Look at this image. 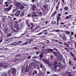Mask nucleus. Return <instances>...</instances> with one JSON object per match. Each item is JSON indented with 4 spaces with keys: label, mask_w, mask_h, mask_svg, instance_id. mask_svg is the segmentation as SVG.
I'll use <instances>...</instances> for the list:
<instances>
[{
    "label": "nucleus",
    "mask_w": 76,
    "mask_h": 76,
    "mask_svg": "<svg viewBox=\"0 0 76 76\" xmlns=\"http://www.w3.org/2000/svg\"><path fill=\"white\" fill-rule=\"evenodd\" d=\"M56 23V21H53L52 22L53 24H55Z\"/></svg>",
    "instance_id": "nucleus-62"
},
{
    "label": "nucleus",
    "mask_w": 76,
    "mask_h": 76,
    "mask_svg": "<svg viewBox=\"0 0 76 76\" xmlns=\"http://www.w3.org/2000/svg\"><path fill=\"white\" fill-rule=\"evenodd\" d=\"M32 61H33V62H34V63H37V64H38L39 63V62L34 59H33Z\"/></svg>",
    "instance_id": "nucleus-16"
},
{
    "label": "nucleus",
    "mask_w": 76,
    "mask_h": 76,
    "mask_svg": "<svg viewBox=\"0 0 76 76\" xmlns=\"http://www.w3.org/2000/svg\"><path fill=\"white\" fill-rule=\"evenodd\" d=\"M12 75H15V74H16V69L14 68H12Z\"/></svg>",
    "instance_id": "nucleus-2"
},
{
    "label": "nucleus",
    "mask_w": 76,
    "mask_h": 76,
    "mask_svg": "<svg viewBox=\"0 0 76 76\" xmlns=\"http://www.w3.org/2000/svg\"><path fill=\"white\" fill-rule=\"evenodd\" d=\"M56 13H57L56 11H55L52 14L51 16H54V15H55L56 14Z\"/></svg>",
    "instance_id": "nucleus-29"
},
{
    "label": "nucleus",
    "mask_w": 76,
    "mask_h": 76,
    "mask_svg": "<svg viewBox=\"0 0 76 76\" xmlns=\"http://www.w3.org/2000/svg\"><path fill=\"white\" fill-rule=\"evenodd\" d=\"M39 63L40 66V67L42 69H44V65L42 64V63Z\"/></svg>",
    "instance_id": "nucleus-8"
},
{
    "label": "nucleus",
    "mask_w": 76,
    "mask_h": 76,
    "mask_svg": "<svg viewBox=\"0 0 76 76\" xmlns=\"http://www.w3.org/2000/svg\"><path fill=\"white\" fill-rule=\"evenodd\" d=\"M71 17H72V15H69L68 16H66V19H70Z\"/></svg>",
    "instance_id": "nucleus-22"
},
{
    "label": "nucleus",
    "mask_w": 76,
    "mask_h": 76,
    "mask_svg": "<svg viewBox=\"0 0 76 76\" xmlns=\"http://www.w3.org/2000/svg\"><path fill=\"white\" fill-rule=\"evenodd\" d=\"M54 54L55 56H56L57 58L59 56V55H60L61 54L59 52H54Z\"/></svg>",
    "instance_id": "nucleus-1"
},
{
    "label": "nucleus",
    "mask_w": 76,
    "mask_h": 76,
    "mask_svg": "<svg viewBox=\"0 0 76 76\" xmlns=\"http://www.w3.org/2000/svg\"><path fill=\"white\" fill-rule=\"evenodd\" d=\"M18 10V8H16L14 10H13L12 13H14L15 11H16V10Z\"/></svg>",
    "instance_id": "nucleus-35"
},
{
    "label": "nucleus",
    "mask_w": 76,
    "mask_h": 76,
    "mask_svg": "<svg viewBox=\"0 0 76 76\" xmlns=\"http://www.w3.org/2000/svg\"><path fill=\"white\" fill-rule=\"evenodd\" d=\"M48 64V65L49 67H51V66H52V65L50 63H49Z\"/></svg>",
    "instance_id": "nucleus-45"
},
{
    "label": "nucleus",
    "mask_w": 76,
    "mask_h": 76,
    "mask_svg": "<svg viewBox=\"0 0 76 76\" xmlns=\"http://www.w3.org/2000/svg\"><path fill=\"white\" fill-rule=\"evenodd\" d=\"M10 39H6L5 40V42H7V43H8L9 41H10Z\"/></svg>",
    "instance_id": "nucleus-20"
},
{
    "label": "nucleus",
    "mask_w": 76,
    "mask_h": 76,
    "mask_svg": "<svg viewBox=\"0 0 76 76\" xmlns=\"http://www.w3.org/2000/svg\"><path fill=\"white\" fill-rule=\"evenodd\" d=\"M40 58L41 60H42V58L43 57V55L42 54H40L39 55Z\"/></svg>",
    "instance_id": "nucleus-31"
},
{
    "label": "nucleus",
    "mask_w": 76,
    "mask_h": 76,
    "mask_svg": "<svg viewBox=\"0 0 76 76\" xmlns=\"http://www.w3.org/2000/svg\"><path fill=\"white\" fill-rule=\"evenodd\" d=\"M44 7L45 9V10L46 9H48V8H47L48 7V6H47V5H44Z\"/></svg>",
    "instance_id": "nucleus-37"
},
{
    "label": "nucleus",
    "mask_w": 76,
    "mask_h": 76,
    "mask_svg": "<svg viewBox=\"0 0 76 76\" xmlns=\"http://www.w3.org/2000/svg\"><path fill=\"white\" fill-rule=\"evenodd\" d=\"M48 51H49V53H51L53 51V49H48Z\"/></svg>",
    "instance_id": "nucleus-36"
},
{
    "label": "nucleus",
    "mask_w": 76,
    "mask_h": 76,
    "mask_svg": "<svg viewBox=\"0 0 76 76\" xmlns=\"http://www.w3.org/2000/svg\"><path fill=\"white\" fill-rule=\"evenodd\" d=\"M17 42V43H19L20 44V43H22V41H20Z\"/></svg>",
    "instance_id": "nucleus-47"
},
{
    "label": "nucleus",
    "mask_w": 76,
    "mask_h": 76,
    "mask_svg": "<svg viewBox=\"0 0 76 76\" xmlns=\"http://www.w3.org/2000/svg\"><path fill=\"white\" fill-rule=\"evenodd\" d=\"M28 68L29 69H31V65L30 64H29L28 66Z\"/></svg>",
    "instance_id": "nucleus-58"
},
{
    "label": "nucleus",
    "mask_w": 76,
    "mask_h": 76,
    "mask_svg": "<svg viewBox=\"0 0 76 76\" xmlns=\"http://www.w3.org/2000/svg\"><path fill=\"white\" fill-rule=\"evenodd\" d=\"M62 15L61 14H58V17H59V16H61Z\"/></svg>",
    "instance_id": "nucleus-56"
},
{
    "label": "nucleus",
    "mask_w": 76,
    "mask_h": 76,
    "mask_svg": "<svg viewBox=\"0 0 76 76\" xmlns=\"http://www.w3.org/2000/svg\"><path fill=\"white\" fill-rule=\"evenodd\" d=\"M43 61H45V63H47V64H48L50 63V61L48 60H46V59H43Z\"/></svg>",
    "instance_id": "nucleus-12"
},
{
    "label": "nucleus",
    "mask_w": 76,
    "mask_h": 76,
    "mask_svg": "<svg viewBox=\"0 0 76 76\" xmlns=\"http://www.w3.org/2000/svg\"><path fill=\"white\" fill-rule=\"evenodd\" d=\"M18 24L16 23L15 24V28H16L15 30L16 31H17V30H18L19 29V28H18Z\"/></svg>",
    "instance_id": "nucleus-5"
},
{
    "label": "nucleus",
    "mask_w": 76,
    "mask_h": 76,
    "mask_svg": "<svg viewBox=\"0 0 76 76\" xmlns=\"http://www.w3.org/2000/svg\"><path fill=\"white\" fill-rule=\"evenodd\" d=\"M60 30H56V31H55L56 32H60Z\"/></svg>",
    "instance_id": "nucleus-51"
},
{
    "label": "nucleus",
    "mask_w": 76,
    "mask_h": 76,
    "mask_svg": "<svg viewBox=\"0 0 76 76\" xmlns=\"http://www.w3.org/2000/svg\"><path fill=\"white\" fill-rule=\"evenodd\" d=\"M35 67L36 69H39V65L38 64H36L35 66Z\"/></svg>",
    "instance_id": "nucleus-21"
},
{
    "label": "nucleus",
    "mask_w": 76,
    "mask_h": 76,
    "mask_svg": "<svg viewBox=\"0 0 76 76\" xmlns=\"http://www.w3.org/2000/svg\"><path fill=\"white\" fill-rule=\"evenodd\" d=\"M57 62H58V63H57L58 64H59V65H60V66L61 64V63H58V62H59V61H58Z\"/></svg>",
    "instance_id": "nucleus-52"
},
{
    "label": "nucleus",
    "mask_w": 76,
    "mask_h": 76,
    "mask_svg": "<svg viewBox=\"0 0 76 76\" xmlns=\"http://www.w3.org/2000/svg\"><path fill=\"white\" fill-rule=\"evenodd\" d=\"M42 12H39V15L40 16H41V15H42Z\"/></svg>",
    "instance_id": "nucleus-53"
},
{
    "label": "nucleus",
    "mask_w": 76,
    "mask_h": 76,
    "mask_svg": "<svg viewBox=\"0 0 76 76\" xmlns=\"http://www.w3.org/2000/svg\"><path fill=\"white\" fill-rule=\"evenodd\" d=\"M25 15V12H21L20 13V17H23Z\"/></svg>",
    "instance_id": "nucleus-10"
},
{
    "label": "nucleus",
    "mask_w": 76,
    "mask_h": 76,
    "mask_svg": "<svg viewBox=\"0 0 76 76\" xmlns=\"http://www.w3.org/2000/svg\"><path fill=\"white\" fill-rule=\"evenodd\" d=\"M0 67H3L4 69H5V65L4 64H0Z\"/></svg>",
    "instance_id": "nucleus-19"
},
{
    "label": "nucleus",
    "mask_w": 76,
    "mask_h": 76,
    "mask_svg": "<svg viewBox=\"0 0 76 76\" xmlns=\"http://www.w3.org/2000/svg\"><path fill=\"white\" fill-rule=\"evenodd\" d=\"M3 21L4 22H7L6 21H7V17L6 16H4Z\"/></svg>",
    "instance_id": "nucleus-7"
},
{
    "label": "nucleus",
    "mask_w": 76,
    "mask_h": 76,
    "mask_svg": "<svg viewBox=\"0 0 76 76\" xmlns=\"http://www.w3.org/2000/svg\"><path fill=\"white\" fill-rule=\"evenodd\" d=\"M58 63V61L57 62L56 61H55L54 63H53V66H58V65H57V64Z\"/></svg>",
    "instance_id": "nucleus-24"
},
{
    "label": "nucleus",
    "mask_w": 76,
    "mask_h": 76,
    "mask_svg": "<svg viewBox=\"0 0 76 76\" xmlns=\"http://www.w3.org/2000/svg\"><path fill=\"white\" fill-rule=\"evenodd\" d=\"M53 76H58V75L57 74H54L53 75Z\"/></svg>",
    "instance_id": "nucleus-64"
},
{
    "label": "nucleus",
    "mask_w": 76,
    "mask_h": 76,
    "mask_svg": "<svg viewBox=\"0 0 76 76\" xmlns=\"http://www.w3.org/2000/svg\"><path fill=\"white\" fill-rule=\"evenodd\" d=\"M9 25H10V26H12V23L10 22L9 23Z\"/></svg>",
    "instance_id": "nucleus-46"
},
{
    "label": "nucleus",
    "mask_w": 76,
    "mask_h": 76,
    "mask_svg": "<svg viewBox=\"0 0 76 76\" xmlns=\"http://www.w3.org/2000/svg\"><path fill=\"white\" fill-rule=\"evenodd\" d=\"M21 6H27V4H24V3H22L21 4Z\"/></svg>",
    "instance_id": "nucleus-33"
},
{
    "label": "nucleus",
    "mask_w": 76,
    "mask_h": 76,
    "mask_svg": "<svg viewBox=\"0 0 76 76\" xmlns=\"http://www.w3.org/2000/svg\"><path fill=\"white\" fill-rule=\"evenodd\" d=\"M26 23L27 24V25H28V24H29V22H28V20H26Z\"/></svg>",
    "instance_id": "nucleus-49"
},
{
    "label": "nucleus",
    "mask_w": 76,
    "mask_h": 76,
    "mask_svg": "<svg viewBox=\"0 0 76 76\" xmlns=\"http://www.w3.org/2000/svg\"><path fill=\"white\" fill-rule=\"evenodd\" d=\"M37 9V6H36L35 5H34L33 6V8L32 9V10L33 11H35V10Z\"/></svg>",
    "instance_id": "nucleus-11"
},
{
    "label": "nucleus",
    "mask_w": 76,
    "mask_h": 76,
    "mask_svg": "<svg viewBox=\"0 0 76 76\" xmlns=\"http://www.w3.org/2000/svg\"><path fill=\"white\" fill-rule=\"evenodd\" d=\"M24 71L25 72H28L29 71V69L27 66H26L24 69Z\"/></svg>",
    "instance_id": "nucleus-15"
},
{
    "label": "nucleus",
    "mask_w": 76,
    "mask_h": 76,
    "mask_svg": "<svg viewBox=\"0 0 76 76\" xmlns=\"http://www.w3.org/2000/svg\"><path fill=\"white\" fill-rule=\"evenodd\" d=\"M8 3L9 4H12V1L11 0H8Z\"/></svg>",
    "instance_id": "nucleus-28"
},
{
    "label": "nucleus",
    "mask_w": 76,
    "mask_h": 76,
    "mask_svg": "<svg viewBox=\"0 0 76 76\" xmlns=\"http://www.w3.org/2000/svg\"><path fill=\"white\" fill-rule=\"evenodd\" d=\"M69 9V7H66L64 8V10H67Z\"/></svg>",
    "instance_id": "nucleus-38"
},
{
    "label": "nucleus",
    "mask_w": 76,
    "mask_h": 76,
    "mask_svg": "<svg viewBox=\"0 0 76 76\" xmlns=\"http://www.w3.org/2000/svg\"><path fill=\"white\" fill-rule=\"evenodd\" d=\"M57 58L59 61H62V58L61 56H59L58 57H57Z\"/></svg>",
    "instance_id": "nucleus-17"
},
{
    "label": "nucleus",
    "mask_w": 76,
    "mask_h": 76,
    "mask_svg": "<svg viewBox=\"0 0 76 76\" xmlns=\"http://www.w3.org/2000/svg\"><path fill=\"white\" fill-rule=\"evenodd\" d=\"M73 69L74 70H75V69H76V66H73Z\"/></svg>",
    "instance_id": "nucleus-59"
},
{
    "label": "nucleus",
    "mask_w": 76,
    "mask_h": 76,
    "mask_svg": "<svg viewBox=\"0 0 76 76\" xmlns=\"http://www.w3.org/2000/svg\"><path fill=\"white\" fill-rule=\"evenodd\" d=\"M41 28V26H38L37 27H36L34 29V30H36V29H37V30H38V31H37L36 32H39V29Z\"/></svg>",
    "instance_id": "nucleus-9"
},
{
    "label": "nucleus",
    "mask_w": 76,
    "mask_h": 76,
    "mask_svg": "<svg viewBox=\"0 0 76 76\" xmlns=\"http://www.w3.org/2000/svg\"><path fill=\"white\" fill-rule=\"evenodd\" d=\"M57 25H59V23L58 22V21H57Z\"/></svg>",
    "instance_id": "nucleus-60"
},
{
    "label": "nucleus",
    "mask_w": 76,
    "mask_h": 76,
    "mask_svg": "<svg viewBox=\"0 0 76 76\" xmlns=\"http://www.w3.org/2000/svg\"><path fill=\"white\" fill-rule=\"evenodd\" d=\"M54 50L55 51H56V52L58 51V50H57V49L56 48H55Z\"/></svg>",
    "instance_id": "nucleus-63"
},
{
    "label": "nucleus",
    "mask_w": 76,
    "mask_h": 76,
    "mask_svg": "<svg viewBox=\"0 0 76 76\" xmlns=\"http://www.w3.org/2000/svg\"><path fill=\"white\" fill-rule=\"evenodd\" d=\"M35 74H36V75H37V74H38V72H37V70H33V75H34Z\"/></svg>",
    "instance_id": "nucleus-13"
},
{
    "label": "nucleus",
    "mask_w": 76,
    "mask_h": 76,
    "mask_svg": "<svg viewBox=\"0 0 76 76\" xmlns=\"http://www.w3.org/2000/svg\"><path fill=\"white\" fill-rule=\"evenodd\" d=\"M37 58V56H35L33 57V58H35V59H36Z\"/></svg>",
    "instance_id": "nucleus-57"
},
{
    "label": "nucleus",
    "mask_w": 76,
    "mask_h": 76,
    "mask_svg": "<svg viewBox=\"0 0 76 76\" xmlns=\"http://www.w3.org/2000/svg\"><path fill=\"white\" fill-rule=\"evenodd\" d=\"M12 17L10 16H8V19H9V20H12Z\"/></svg>",
    "instance_id": "nucleus-42"
},
{
    "label": "nucleus",
    "mask_w": 76,
    "mask_h": 76,
    "mask_svg": "<svg viewBox=\"0 0 76 76\" xmlns=\"http://www.w3.org/2000/svg\"><path fill=\"white\" fill-rule=\"evenodd\" d=\"M50 72L49 71H47V73L48 74V75H49V74H50Z\"/></svg>",
    "instance_id": "nucleus-55"
},
{
    "label": "nucleus",
    "mask_w": 76,
    "mask_h": 76,
    "mask_svg": "<svg viewBox=\"0 0 76 76\" xmlns=\"http://www.w3.org/2000/svg\"><path fill=\"white\" fill-rule=\"evenodd\" d=\"M17 42H15L12 43L10 44V45H11V46L16 45H17Z\"/></svg>",
    "instance_id": "nucleus-18"
},
{
    "label": "nucleus",
    "mask_w": 76,
    "mask_h": 76,
    "mask_svg": "<svg viewBox=\"0 0 76 76\" xmlns=\"http://www.w3.org/2000/svg\"><path fill=\"white\" fill-rule=\"evenodd\" d=\"M9 65L7 63H6L5 64V68H7V67H9Z\"/></svg>",
    "instance_id": "nucleus-25"
},
{
    "label": "nucleus",
    "mask_w": 76,
    "mask_h": 76,
    "mask_svg": "<svg viewBox=\"0 0 76 76\" xmlns=\"http://www.w3.org/2000/svg\"><path fill=\"white\" fill-rule=\"evenodd\" d=\"M4 30L5 32H7L8 31L7 29V27L6 26H5L4 27Z\"/></svg>",
    "instance_id": "nucleus-14"
},
{
    "label": "nucleus",
    "mask_w": 76,
    "mask_h": 76,
    "mask_svg": "<svg viewBox=\"0 0 76 76\" xmlns=\"http://www.w3.org/2000/svg\"><path fill=\"white\" fill-rule=\"evenodd\" d=\"M30 65H31L32 66H35V63H34L31 62L30 64Z\"/></svg>",
    "instance_id": "nucleus-34"
},
{
    "label": "nucleus",
    "mask_w": 76,
    "mask_h": 76,
    "mask_svg": "<svg viewBox=\"0 0 76 76\" xmlns=\"http://www.w3.org/2000/svg\"><path fill=\"white\" fill-rule=\"evenodd\" d=\"M66 34H67V35H69L70 34V32L69 31H66Z\"/></svg>",
    "instance_id": "nucleus-32"
},
{
    "label": "nucleus",
    "mask_w": 76,
    "mask_h": 76,
    "mask_svg": "<svg viewBox=\"0 0 76 76\" xmlns=\"http://www.w3.org/2000/svg\"><path fill=\"white\" fill-rule=\"evenodd\" d=\"M69 63L70 66H73V62L72 61H69Z\"/></svg>",
    "instance_id": "nucleus-23"
},
{
    "label": "nucleus",
    "mask_w": 76,
    "mask_h": 76,
    "mask_svg": "<svg viewBox=\"0 0 76 76\" xmlns=\"http://www.w3.org/2000/svg\"><path fill=\"white\" fill-rule=\"evenodd\" d=\"M15 5L17 6V7L16 8H18V7H20L21 5L20 3L19 2L16 3V4H15Z\"/></svg>",
    "instance_id": "nucleus-6"
},
{
    "label": "nucleus",
    "mask_w": 76,
    "mask_h": 76,
    "mask_svg": "<svg viewBox=\"0 0 76 76\" xmlns=\"http://www.w3.org/2000/svg\"><path fill=\"white\" fill-rule=\"evenodd\" d=\"M58 66H54V70H57V67H58Z\"/></svg>",
    "instance_id": "nucleus-40"
},
{
    "label": "nucleus",
    "mask_w": 76,
    "mask_h": 76,
    "mask_svg": "<svg viewBox=\"0 0 76 76\" xmlns=\"http://www.w3.org/2000/svg\"><path fill=\"white\" fill-rule=\"evenodd\" d=\"M44 52L45 53H49V52L48 51V49H47L46 50H44Z\"/></svg>",
    "instance_id": "nucleus-27"
},
{
    "label": "nucleus",
    "mask_w": 76,
    "mask_h": 76,
    "mask_svg": "<svg viewBox=\"0 0 76 76\" xmlns=\"http://www.w3.org/2000/svg\"><path fill=\"white\" fill-rule=\"evenodd\" d=\"M70 54L72 56H74V54L72 53V52H71Z\"/></svg>",
    "instance_id": "nucleus-50"
},
{
    "label": "nucleus",
    "mask_w": 76,
    "mask_h": 76,
    "mask_svg": "<svg viewBox=\"0 0 76 76\" xmlns=\"http://www.w3.org/2000/svg\"><path fill=\"white\" fill-rule=\"evenodd\" d=\"M59 20H60V17H58L57 21H58Z\"/></svg>",
    "instance_id": "nucleus-44"
},
{
    "label": "nucleus",
    "mask_w": 76,
    "mask_h": 76,
    "mask_svg": "<svg viewBox=\"0 0 76 76\" xmlns=\"http://www.w3.org/2000/svg\"><path fill=\"white\" fill-rule=\"evenodd\" d=\"M20 11H18L15 14V16H19L20 15Z\"/></svg>",
    "instance_id": "nucleus-3"
},
{
    "label": "nucleus",
    "mask_w": 76,
    "mask_h": 76,
    "mask_svg": "<svg viewBox=\"0 0 76 76\" xmlns=\"http://www.w3.org/2000/svg\"><path fill=\"white\" fill-rule=\"evenodd\" d=\"M62 39L64 40V41H66V37L64 36L62 37Z\"/></svg>",
    "instance_id": "nucleus-26"
},
{
    "label": "nucleus",
    "mask_w": 76,
    "mask_h": 76,
    "mask_svg": "<svg viewBox=\"0 0 76 76\" xmlns=\"http://www.w3.org/2000/svg\"><path fill=\"white\" fill-rule=\"evenodd\" d=\"M27 44H28V42L27 41L23 43V45H26Z\"/></svg>",
    "instance_id": "nucleus-43"
},
{
    "label": "nucleus",
    "mask_w": 76,
    "mask_h": 76,
    "mask_svg": "<svg viewBox=\"0 0 76 76\" xmlns=\"http://www.w3.org/2000/svg\"><path fill=\"white\" fill-rule=\"evenodd\" d=\"M13 5H11L9 7L7 8L8 12L12 9V7H13Z\"/></svg>",
    "instance_id": "nucleus-4"
},
{
    "label": "nucleus",
    "mask_w": 76,
    "mask_h": 76,
    "mask_svg": "<svg viewBox=\"0 0 76 76\" xmlns=\"http://www.w3.org/2000/svg\"><path fill=\"white\" fill-rule=\"evenodd\" d=\"M2 76H7V73H4L2 74Z\"/></svg>",
    "instance_id": "nucleus-30"
},
{
    "label": "nucleus",
    "mask_w": 76,
    "mask_h": 76,
    "mask_svg": "<svg viewBox=\"0 0 76 76\" xmlns=\"http://www.w3.org/2000/svg\"><path fill=\"white\" fill-rule=\"evenodd\" d=\"M43 34V32H42L40 33H39L38 35H42Z\"/></svg>",
    "instance_id": "nucleus-48"
},
{
    "label": "nucleus",
    "mask_w": 76,
    "mask_h": 76,
    "mask_svg": "<svg viewBox=\"0 0 76 76\" xmlns=\"http://www.w3.org/2000/svg\"><path fill=\"white\" fill-rule=\"evenodd\" d=\"M60 1H59L58 2V4H57V6H58V7H59V5H60Z\"/></svg>",
    "instance_id": "nucleus-54"
},
{
    "label": "nucleus",
    "mask_w": 76,
    "mask_h": 76,
    "mask_svg": "<svg viewBox=\"0 0 76 76\" xmlns=\"http://www.w3.org/2000/svg\"><path fill=\"white\" fill-rule=\"evenodd\" d=\"M11 35H12V34L11 33H9V34H7V36L8 37H10V36H11Z\"/></svg>",
    "instance_id": "nucleus-41"
},
{
    "label": "nucleus",
    "mask_w": 76,
    "mask_h": 76,
    "mask_svg": "<svg viewBox=\"0 0 76 76\" xmlns=\"http://www.w3.org/2000/svg\"><path fill=\"white\" fill-rule=\"evenodd\" d=\"M24 7L23 6H21L19 7V8L21 10H22L23 9H24Z\"/></svg>",
    "instance_id": "nucleus-39"
},
{
    "label": "nucleus",
    "mask_w": 76,
    "mask_h": 76,
    "mask_svg": "<svg viewBox=\"0 0 76 76\" xmlns=\"http://www.w3.org/2000/svg\"><path fill=\"white\" fill-rule=\"evenodd\" d=\"M36 16V14H33L32 15V16L33 17H34V16Z\"/></svg>",
    "instance_id": "nucleus-61"
}]
</instances>
